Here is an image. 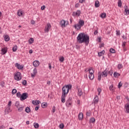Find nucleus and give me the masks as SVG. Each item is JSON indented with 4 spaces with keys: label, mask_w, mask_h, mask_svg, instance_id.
<instances>
[{
    "label": "nucleus",
    "mask_w": 129,
    "mask_h": 129,
    "mask_svg": "<svg viewBox=\"0 0 129 129\" xmlns=\"http://www.w3.org/2000/svg\"><path fill=\"white\" fill-rule=\"evenodd\" d=\"M108 74H109L111 76H112V74H113V71H112V70L108 71Z\"/></svg>",
    "instance_id": "e433bc0d"
},
{
    "label": "nucleus",
    "mask_w": 129,
    "mask_h": 129,
    "mask_svg": "<svg viewBox=\"0 0 129 129\" xmlns=\"http://www.w3.org/2000/svg\"><path fill=\"white\" fill-rule=\"evenodd\" d=\"M109 89L110 91H112V92H114V87H113V84H112L110 86V87H109Z\"/></svg>",
    "instance_id": "4be33fe9"
},
{
    "label": "nucleus",
    "mask_w": 129,
    "mask_h": 129,
    "mask_svg": "<svg viewBox=\"0 0 129 129\" xmlns=\"http://www.w3.org/2000/svg\"><path fill=\"white\" fill-rule=\"evenodd\" d=\"M120 74L117 73V72H115L113 73V76L114 77H115V78H118L119 76H120Z\"/></svg>",
    "instance_id": "6ab92c4d"
},
{
    "label": "nucleus",
    "mask_w": 129,
    "mask_h": 129,
    "mask_svg": "<svg viewBox=\"0 0 129 129\" xmlns=\"http://www.w3.org/2000/svg\"><path fill=\"white\" fill-rule=\"evenodd\" d=\"M29 44H33L34 43V38H31L29 39Z\"/></svg>",
    "instance_id": "473e14b6"
},
{
    "label": "nucleus",
    "mask_w": 129,
    "mask_h": 129,
    "mask_svg": "<svg viewBox=\"0 0 129 129\" xmlns=\"http://www.w3.org/2000/svg\"><path fill=\"white\" fill-rule=\"evenodd\" d=\"M11 111H12V110H11V107L10 106H8L5 110V112H6V113H9V112H11Z\"/></svg>",
    "instance_id": "dca6fc26"
},
{
    "label": "nucleus",
    "mask_w": 129,
    "mask_h": 129,
    "mask_svg": "<svg viewBox=\"0 0 129 129\" xmlns=\"http://www.w3.org/2000/svg\"><path fill=\"white\" fill-rule=\"evenodd\" d=\"M97 34H98V30H95L94 32V35L95 36H96V35H97Z\"/></svg>",
    "instance_id": "4d7b16f0"
},
{
    "label": "nucleus",
    "mask_w": 129,
    "mask_h": 129,
    "mask_svg": "<svg viewBox=\"0 0 129 129\" xmlns=\"http://www.w3.org/2000/svg\"><path fill=\"white\" fill-rule=\"evenodd\" d=\"M16 95L17 97H18L19 98H20V99H21V96H22V95H21V92L17 93Z\"/></svg>",
    "instance_id": "79ce46f5"
},
{
    "label": "nucleus",
    "mask_w": 129,
    "mask_h": 129,
    "mask_svg": "<svg viewBox=\"0 0 129 129\" xmlns=\"http://www.w3.org/2000/svg\"><path fill=\"white\" fill-rule=\"evenodd\" d=\"M80 14H81V11L80 10H77L76 12H73V17H79Z\"/></svg>",
    "instance_id": "1a4fd4ad"
},
{
    "label": "nucleus",
    "mask_w": 129,
    "mask_h": 129,
    "mask_svg": "<svg viewBox=\"0 0 129 129\" xmlns=\"http://www.w3.org/2000/svg\"><path fill=\"white\" fill-rule=\"evenodd\" d=\"M98 80L99 81H100L101 80V78H104V77H107V75H108V70L107 69H106L103 72H98Z\"/></svg>",
    "instance_id": "7ed1b4c3"
},
{
    "label": "nucleus",
    "mask_w": 129,
    "mask_h": 129,
    "mask_svg": "<svg viewBox=\"0 0 129 129\" xmlns=\"http://www.w3.org/2000/svg\"><path fill=\"white\" fill-rule=\"evenodd\" d=\"M21 73L20 72H17L15 76H14V78L15 80H17V81H20L21 79H22V77H21Z\"/></svg>",
    "instance_id": "423d86ee"
},
{
    "label": "nucleus",
    "mask_w": 129,
    "mask_h": 129,
    "mask_svg": "<svg viewBox=\"0 0 129 129\" xmlns=\"http://www.w3.org/2000/svg\"><path fill=\"white\" fill-rule=\"evenodd\" d=\"M106 17V13H103L101 15V18H102L103 19H104Z\"/></svg>",
    "instance_id": "a19ab883"
},
{
    "label": "nucleus",
    "mask_w": 129,
    "mask_h": 129,
    "mask_svg": "<svg viewBox=\"0 0 129 129\" xmlns=\"http://www.w3.org/2000/svg\"><path fill=\"white\" fill-rule=\"evenodd\" d=\"M84 2H85V0H79V3L80 4H83V3H84Z\"/></svg>",
    "instance_id": "e2e57ef3"
},
{
    "label": "nucleus",
    "mask_w": 129,
    "mask_h": 129,
    "mask_svg": "<svg viewBox=\"0 0 129 129\" xmlns=\"http://www.w3.org/2000/svg\"><path fill=\"white\" fill-rule=\"evenodd\" d=\"M46 8V6H42L41 7V10L42 11H44V10H45V8Z\"/></svg>",
    "instance_id": "680f3d73"
},
{
    "label": "nucleus",
    "mask_w": 129,
    "mask_h": 129,
    "mask_svg": "<svg viewBox=\"0 0 129 129\" xmlns=\"http://www.w3.org/2000/svg\"><path fill=\"white\" fill-rule=\"evenodd\" d=\"M59 24L61 27V28H65L67 25H68V21H66L64 20L60 21Z\"/></svg>",
    "instance_id": "0eeeda50"
},
{
    "label": "nucleus",
    "mask_w": 129,
    "mask_h": 129,
    "mask_svg": "<svg viewBox=\"0 0 129 129\" xmlns=\"http://www.w3.org/2000/svg\"><path fill=\"white\" fill-rule=\"evenodd\" d=\"M78 118L79 120H82L83 118V113L82 112L79 113L78 115Z\"/></svg>",
    "instance_id": "f3484780"
},
{
    "label": "nucleus",
    "mask_w": 129,
    "mask_h": 129,
    "mask_svg": "<svg viewBox=\"0 0 129 129\" xmlns=\"http://www.w3.org/2000/svg\"><path fill=\"white\" fill-rule=\"evenodd\" d=\"M32 104H33L34 105H38V104H40V101H32Z\"/></svg>",
    "instance_id": "5701e85b"
},
{
    "label": "nucleus",
    "mask_w": 129,
    "mask_h": 129,
    "mask_svg": "<svg viewBox=\"0 0 129 129\" xmlns=\"http://www.w3.org/2000/svg\"><path fill=\"white\" fill-rule=\"evenodd\" d=\"M52 112L53 113L55 112V111H56V108L54 106L52 107Z\"/></svg>",
    "instance_id": "052dcab7"
},
{
    "label": "nucleus",
    "mask_w": 129,
    "mask_h": 129,
    "mask_svg": "<svg viewBox=\"0 0 129 129\" xmlns=\"http://www.w3.org/2000/svg\"><path fill=\"white\" fill-rule=\"evenodd\" d=\"M123 9H124V12L125 13L124 15H125V16H128L129 15L128 6L125 5L123 7Z\"/></svg>",
    "instance_id": "6e6552de"
},
{
    "label": "nucleus",
    "mask_w": 129,
    "mask_h": 129,
    "mask_svg": "<svg viewBox=\"0 0 129 129\" xmlns=\"http://www.w3.org/2000/svg\"><path fill=\"white\" fill-rule=\"evenodd\" d=\"M33 74H37V69L35 68L34 69L33 71Z\"/></svg>",
    "instance_id": "3c124183"
},
{
    "label": "nucleus",
    "mask_w": 129,
    "mask_h": 129,
    "mask_svg": "<svg viewBox=\"0 0 129 129\" xmlns=\"http://www.w3.org/2000/svg\"><path fill=\"white\" fill-rule=\"evenodd\" d=\"M47 105H48V104H47V103H42L41 104V106L43 108H45V107H47Z\"/></svg>",
    "instance_id": "7c9ffc66"
},
{
    "label": "nucleus",
    "mask_w": 129,
    "mask_h": 129,
    "mask_svg": "<svg viewBox=\"0 0 129 129\" xmlns=\"http://www.w3.org/2000/svg\"><path fill=\"white\" fill-rule=\"evenodd\" d=\"M17 15L19 17H21V16H23V11H22L21 10H18Z\"/></svg>",
    "instance_id": "bb28decb"
},
{
    "label": "nucleus",
    "mask_w": 129,
    "mask_h": 129,
    "mask_svg": "<svg viewBox=\"0 0 129 129\" xmlns=\"http://www.w3.org/2000/svg\"><path fill=\"white\" fill-rule=\"evenodd\" d=\"M77 104L79 106L80 105V103H81V101H80V100H77Z\"/></svg>",
    "instance_id": "6e6d98bb"
},
{
    "label": "nucleus",
    "mask_w": 129,
    "mask_h": 129,
    "mask_svg": "<svg viewBox=\"0 0 129 129\" xmlns=\"http://www.w3.org/2000/svg\"><path fill=\"white\" fill-rule=\"evenodd\" d=\"M89 78L90 80H93L94 79V74H89Z\"/></svg>",
    "instance_id": "a211bd4d"
},
{
    "label": "nucleus",
    "mask_w": 129,
    "mask_h": 129,
    "mask_svg": "<svg viewBox=\"0 0 129 129\" xmlns=\"http://www.w3.org/2000/svg\"><path fill=\"white\" fill-rule=\"evenodd\" d=\"M124 109L126 113H129V103L124 105Z\"/></svg>",
    "instance_id": "9d476101"
},
{
    "label": "nucleus",
    "mask_w": 129,
    "mask_h": 129,
    "mask_svg": "<svg viewBox=\"0 0 129 129\" xmlns=\"http://www.w3.org/2000/svg\"><path fill=\"white\" fill-rule=\"evenodd\" d=\"M33 65L34 67H38L40 65V62L38 60H35L33 62Z\"/></svg>",
    "instance_id": "4468645a"
},
{
    "label": "nucleus",
    "mask_w": 129,
    "mask_h": 129,
    "mask_svg": "<svg viewBox=\"0 0 129 129\" xmlns=\"http://www.w3.org/2000/svg\"><path fill=\"white\" fill-rule=\"evenodd\" d=\"M25 111L27 112V113H29L31 111V109L29 107H27L25 108Z\"/></svg>",
    "instance_id": "72a5a7b5"
},
{
    "label": "nucleus",
    "mask_w": 129,
    "mask_h": 129,
    "mask_svg": "<svg viewBox=\"0 0 129 129\" xmlns=\"http://www.w3.org/2000/svg\"><path fill=\"white\" fill-rule=\"evenodd\" d=\"M90 123H94L95 122V118L94 117H92L90 119Z\"/></svg>",
    "instance_id": "c756f323"
},
{
    "label": "nucleus",
    "mask_w": 129,
    "mask_h": 129,
    "mask_svg": "<svg viewBox=\"0 0 129 129\" xmlns=\"http://www.w3.org/2000/svg\"><path fill=\"white\" fill-rule=\"evenodd\" d=\"M44 32L45 33H48V32H49V23L47 24V26L45 27Z\"/></svg>",
    "instance_id": "a878e982"
},
{
    "label": "nucleus",
    "mask_w": 129,
    "mask_h": 129,
    "mask_svg": "<svg viewBox=\"0 0 129 129\" xmlns=\"http://www.w3.org/2000/svg\"><path fill=\"white\" fill-rule=\"evenodd\" d=\"M60 128H63L64 127V124L62 123L59 125Z\"/></svg>",
    "instance_id": "bf43d9fd"
},
{
    "label": "nucleus",
    "mask_w": 129,
    "mask_h": 129,
    "mask_svg": "<svg viewBox=\"0 0 129 129\" xmlns=\"http://www.w3.org/2000/svg\"><path fill=\"white\" fill-rule=\"evenodd\" d=\"M100 6V4H99V1H96L95 2V8H99V7Z\"/></svg>",
    "instance_id": "393cba45"
},
{
    "label": "nucleus",
    "mask_w": 129,
    "mask_h": 129,
    "mask_svg": "<svg viewBox=\"0 0 129 129\" xmlns=\"http://www.w3.org/2000/svg\"><path fill=\"white\" fill-rule=\"evenodd\" d=\"M24 109V107H20L18 108V111H22Z\"/></svg>",
    "instance_id": "8fccbe9b"
},
{
    "label": "nucleus",
    "mask_w": 129,
    "mask_h": 129,
    "mask_svg": "<svg viewBox=\"0 0 129 129\" xmlns=\"http://www.w3.org/2000/svg\"><path fill=\"white\" fill-rule=\"evenodd\" d=\"M78 24H80L81 27H83V26L84 25V20H79Z\"/></svg>",
    "instance_id": "aec40b11"
},
{
    "label": "nucleus",
    "mask_w": 129,
    "mask_h": 129,
    "mask_svg": "<svg viewBox=\"0 0 129 129\" xmlns=\"http://www.w3.org/2000/svg\"><path fill=\"white\" fill-rule=\"evenodd\" d=\"M70 89H72V85L71 84L66 85L62 87L61 96V102H62V103H65L66 101V96H67V95L69 93V90H70Z\"/></svg>",
    "instance_id": "f257e3e1"
},
{
    "label": "nucleus",
    "mask_w": 129,
    "mask_h": 129,
    "mask_svg": "<svg viewBox=\"0 0 129 129\" xmlns=\"http://www.w3.org/2000/svg\"><path fill=\"white\" fill-rule=\"evenodd\" d=\"M74 27L76 30H77V31H79L81 29V26L79 24H76L74 25Z\"/></svg>",
    "instance_id": "ddd939ff"
},
{
    "label": "nucleus",
    "mask_w": 129,
    "mask_h": 129,
    "mask_svg": "<svg viewBox=\"0 0 129 129\" xmlns=\"http://www.w3.org/2000/svg\"><path fill=\"white\" fill-rule=\"evenodd\" d=\"M64 60H65V58H64V57H63V56H61V57L59 58V61H60V62H63Z\"/></svg>",
    "instance_id": "37998d69"
},
{
    "label": "nucleus",
    "mask_w": 129,
    "mask_h": 129,
    "mask_svg": "<svg viewBox=\"0 0 129 129\" xmlns=\"http://www.w3.org/2000/svg\"><path fill=\"white\" fill-rule=\"evenodd\" d=\"M2 51V54L5 55L7 53V52H8V49L7 48H3L1 50Z\"/></svg>",
    "instance_id": "2eb2a0df"
},
{
    "label": "nucleus",
    "mask_w": 129,
    "mask_h": 129,
    "mask_svg": "<svg viewBox=\"0 0 129 129\" xmlns=\"http://www.w3.org/2000/svg\"><path fill=\"white\" fill-rule=\"evenodd\" d=\"M93 101H94V104H97V103H98V101H99L98 96L97 95L95 96V98H94Z\"/></svg>",
    "instance_id": "f8f14e48"
},
{
    "label": "nucleus",
    "mask_w": 129,
    "mask_h": 129,
    "mask_svg": "<svg viewBox=\"0 0 129 129\" xmlns=\"http://www.w3.org/2000/svg\"><path fill=\"white\" fill-rule=\"evenodd\" d=\"M13 52H16L18 50V46L17 45L14 46L12 49Z\"/></svg>",
    "instance_id": "4c0bfd02"
},
{
    "label": "nucleus",
    "mask_w": 129,
    "mask_h": 129,
    "mask_svg": "<svg viewBox=\"0 0 129 129\" xmlns=\"http://www.w3.org/2000/svg\"><path fill=\"white\" fill-rule=\"evenodd\" d=\"M122 5V4L121 3V0H118V7H119V8H121Z\"/></svg>",
    "instance_id": "58836bf2"
},
{
    "label": "nucleus",
    "mask_w": 129,
    "mask_h": 129,
    "mask_svg": "<svg viewBox=\"0 0 129 129\" xmlns=\"http://www.w3.org/2000/svg\"><path fill=\"white\" fill-rule=\"evenodd\" d=\"M123 66H122V64L121 63H119L117 65V68L118 69H121L122 68H123Z\"/></svg>",
    "instance_id": "c9c22d12"
},
{
    "label": "nucleus",
    "mask_w": 129,
    "mask_h": 129,
    "mask_svg": "<svg viewBox=\"0 0 129 129\" xmlns=\"http://www.w3.org/2000/svg\"><path fill=\"white\" fill-rule=\"evenodd\" d=\"M4 39L6 42H9V41H10V36L8 35H5Z\"/></svg>",
    "instance_id": "cd10ccee"
},
{
    "label": "nucleus",
    "mask_w": 129,
    "mask_h": 129,
    "mask_svg": "<svg viewBox=\"0 0 129 129\" xmlns=\"http://www.w3.org/2000/svg\"><path fill=\"white\" fill-rule=\"evenodd\" d=\"M19 105H20V102H16L15 103V106H16V107H19Z\"/></svg>",
    "instance_id": "864d4df0"
},
{
    "label": "nucleus",
    "mask_w": 129,
    "mask_h": 129,
    "mask_svg": "<svg viewBox=\"0 0 129 129\" xmlns=\"http://www.w3.org/2000/svg\"><path fill=\"white\" fill-rule=\"evenodd\" d=\"M89 74H94V71H93V69L92 68H90L88 69Z\"/></svg>",
    "instance_id": "412c9836"
},
{
    "label": "nucleus",
    "mask_w": 129,
    "mask_h": 129,
    "mask_svg": "<svg viewBox=\"0 0 129 129\" xmlns=\"http://www.w3.org/2000/svg\"><path fill=\"white\" fill-rule=\"evenodd\" d=\"M17 92V89H14L13 90H12V94L13 95L15 94V93Z\"/></svg>",
    "instance_id": "a18cd8bd"
},
{
    "label": "nucleus",
    "mask_w": 129,
    "mask_h": 129,
    "mask_svg": "<svg viewBox=\"0 0 129 129\" xmlns=\"http://www.w3.org/2000/svg\"><path fill=\"white\" fill-rule=\"evenodd\" d=\"M79 7H80V4H79V3H77L75 5V8H79Z\"/></svg>",
    "instance_id": "5fc2aeb1"
},
{
    "label": "nucleus",
    "mask_w": 129,
    "mask_h": 129,
    "mask_svg": "<svg viewBox=\"0 0 129 129\" xmlns=\"http://www.w3.org/2000/svg\"><path fill=\"white\" fill-rule=\"evenodd\" d=\"M116 35L117 36H119L120 35V33H119V31H116Z\"/></svg>",
    "instance_id": "338daca9"
},
{
    "label": "nucleus",
    "mask_w": 129,
    "mask_h": 129,
    "mask_svg": "<svg viewBox=\"0 0 129 129\" xmlns=\"http://www.w3.org/2000/svg\"><path fill=\"white\" fill-rule=\"evenodd\" d=\"M125 45H126V42H122V48H124V47H125Z\"/></svg>",
    "instance_id": "de8ad7c7"
},
{
    "label": "nucleus",
    "mask_w": 129,
    "mask_h": 129,
    "mask_svg": "<svg viewBox=\"0 0 129 129\" xmlns=\"http://www.w3.org/2000/svg\"><path fill=\"white\" fill-rule=\"evenodd\" d=\"M22 84L26 86V85H27V81L26 80H23L22 82Z\"/></svg>",
    "instance_id": "c03bdc74"
},
{
    "label": "nucleus",
    "mask_w": 129,
    "mask_h": 129,
    "mask_svg": "<svg viewBox=\"0 0 129 129\" xmlns=\"http://www.w3.org/2000/svg\"><path fill=\"white\" fill-rule=\"evenodd\" d=\"M36 24V21H35L34 20H32L31 21V25H35Z\"/></svg>",
    "instance_id": "603ef678"
},
{
    "label": "nucleus",
    "mask_w": 129,
    "mask_h": 129,
    "mask_svg": "<svg viewBox=\"0 0 129 129\" xmlns=\"http://www.w3.org/2000/svg\"><path fill=\"white\" fill-rule=\"evenodd\" d=\"M66 107H71L72 104H73V101H72V98H69L66 101Z\"/></svg>",
    "instance_id": "20e7f679"
},
{
    "label": "nucleus",
    "mask_w": 129,
    "mask_h": 129,
    "mask_svg": "<svg viewBox=\"0 0 129 129\" xmlns=\"http://www.w3.org/2000/svg\"><path fill=\"white\" fill-rule=\"evenodd\" d=\"M121 86H122V83H121V82H120L118 83V88H120V87H121Z\"/></svg>",
    "instance_id": "49530a36"
},
{
    "label": "nucleus",
    "mask_w": 129,
    "mask_h": 129,
    "mask_svg": "<svg viewBox=\"0 0 129 129\" xmlns=\"http://www.w3.org/2000/svg\"><path fill=\"white\" fill-rule=\"evenodd\" d=\"M40 108V106H37L35 107V110H38V109H39V108Z\"/></svg>",
    "instance_id": "0e129e2a"
},
{
    "label": "nucleus",
    "mask_w": 129,
    "mask_h": 129,
    "mask_svg": "<svg viewBox=\"0 0 129 129\" xmlns=\"http://www.w3.org/2000/svg\"><path fill=\"white\" fill-rule=\"evenodd\" d=\"M97 91L98 92V95H100V93H101V91H102L101 88H98L97 89Z\"/></svg>",
    "instance_id": "ea45409f"
},
{
    "label": "nucleus",
    "mask_w": 129,
    "mask_h": 129,
    "mask_svg": "<svg viewBox=\"0 0 129 129\" xmlns=\"http://www.w3.org/2000/svg\"><path fill=\"white\" fill-rule=\"evenodd\" d=\"M35 76H36V75L35 74H31V77L32 78H34V77H35Z\"/></svg>",
    "instance_id": "69168bd1"
},
{
    "label": "nucleus",
    "mask_w": 129,
    "mask_h": 129,
    "mask_svg": "<svg viewBox=\"0 0 129 129\" xmlns=\"http://www.w3.org/2000/svg\"><path fill=\"white\" fill-rule=\"evenodd\" d=\"M86 115H87V116H90V113L87 112V113H86Z\"/></svg>",
    "instance_id": "774afa93"
},
{
    "label": "nucleus",
    "mask_w": 129,
    "mask_h": 129,
    "mask_svg": "<svg viewBox=\"0 0 129 129\" xmlns=\"http://www.w3.org/2000/svg\"><path fill=\"white\" fill-rule=\"evenodd\" d=\"M109 52H110V53H112V54H114V53H115V49L111 48L109 50Z\"/></svg>",
    "instance_id": "f704fd0d"
},
{
    "label": "nucleus",
    "mask_w": 129,
    "mask_h": 129,
    "mask_svg": "<svg viewBox=\"0 0 129 129\" xmlns=\"http://www.w3.org/2000/svg\"><path fill=\"white\" fill-rule=\"evenodd\" d=\"M15 67H17V69H19L20 70H22L24 67L21 65L20 63L16 62L15 63Z\"/></svg>",
    "instance_id": "9b49d317"
},
{
    "label": "nucleus",
    "mask_w": 129,
    "mask_h": 129,
    "mask_svg": "<svg viewBox=\"0 0 129 129\" xmlns=\"http://www.w3.org/2000/svg\"><path fill=\"white\" fill-rule=\"evenodd\" d=\"M29 97V96L28 95V93H23L21 96L20 100L21 101H23V100H25L27 99Z\"/></svg>",
    "instance_id": "39448f33"
},
{
    "label": "nucleus",
    "mask_w": 129,
    "mask_h": 129,
    "mask_svg": "<svg viewBox=\"0 0 129 129\" xmlns=\"http://www.w3.org/2000/svg\"><path fill=\"white\" fill-rule=\"evenodd\" d=\"M33 125H34L35 128H38L40 126L39 124L38 123H36V122L33 124Z\"/></svg>",
    "instance_id": "2f4dec72"
},
{
    "label": "nucleus",
    "mask_w": 129,
    "mask_h": 129,
    "mask_svg": "<svg viewBox=\"0 0 129 129\" xmlns=\"http://www.w3.org/2000/svg\"><path fill=\"white\" fill-rule=\"evenodd\" d=\"M78 43L82 44L85 43L86 46H88L89 44V36L84 33H80L77 37Z\"/></svg>",
    "instance_id": "f03ea898"
},
{
    "label": "nucleus",
    "mask_w": 129,
    "mask_h": 129,
    "mask_svg": "<svg viewBox=\"0 0 129 129\" xmlns=\"http://www.w3.org/2000/svg\"><path fill=\"white\" fill-rule=\"evenodd\" d=\"M11 105H12V101H9L8 106H9V107H10V106H11Z\"/></svg>",
    "instance_id": "13d9d810"
},
{
    "label": "nucleus",
    "mask_w": 129,
    "mask_h": 129,
    "mask_svg": "<svg viewBox=\"0 0 129 129\" xmlns=\"http://www.w3.org/2000/svg\"><path fill=\"white\" fill-rule=\"evenodd\" d=\"M104 53H105V51L104 50H102V51L98 52V56H99V57H101V56L104 55Z\"/></svg>",
    "instance_id": "b1692460"
},
{
    "label": "nucleus",
    "mask_w": 129,
    "mask_h": 129,
    "mask_svg": "<svg viewBox=\"0 0 129 129\" xmlns=\"http://www.w3.org/2000/svg\"><path fill=\"white\" fill-rule=\"evenodd\" d=\"M83 94V93L82 92V91L81 89H79L78 91V96H81Z\"/></svg>",
    "instance_id": "c85d7f7f"
},
{
    "label": "nucleus",
    "mask_w": 129,
    "mask_h": 129,
    "mask_svg": "<svg viewBox=\"0 0 129 129\" xmlns=\"http://www.w3.org/2000/svg\"><path fill=\"white\" fill-rule=\"evenodd\" d=\"M1 86H2V87H5V82L3 81L0 84Z\"/></svg>",
    "instance_id": "09e8293b"
}]
</instances>
